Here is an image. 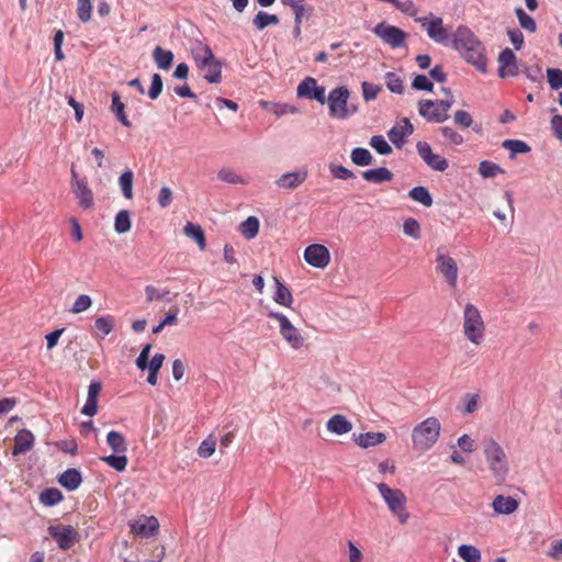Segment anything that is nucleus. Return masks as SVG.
<instances>
[{
	"mask_svg": "<svg viewBox=\"0 0 562 562\" xmlns=\"http://www.w3.org/2000/svg\"><path fill=\"white\" fill-rule=\"evenodd\" d=\"M502 147L509 150V157L513 159L517 154H528L531 147L520 139H505L502 143Z\"/></svg>",
	"mask_w": 562,
	"mask_h": 562,
	"instance_id": "nucleus-34",
	"label": "nucleus"
},
{
	"mask_svg": "<svg viewBox=\"0 0 562 562\" xmlns=\"http://www.w3.org/2000/svg\"><path fill=\"white\" fill-rule=\"evenodd\" d=\"M479 407V395L467 394L464 397V412L468 414L474 413Z\"/></svg>",
	"mask_w": 562,
	"mask_h": 562,
	"instance_id": "nucleus-63",
	"label": "nucleus"
},
{
	"mask_svg": "<svg viewBox=\"0 0 562 562\" xmlns=\"http://www.w3.org/2000/svg\"><path fill=\"white\" fill-rule=\"evenodd\" d=\"M440 132L442 136L453 145H461L464 142L463 136L449 126L440 127Z\"/></svg>",
	"mask_w": 562,
	"mask_h": 562,
	"instance_id": "nucleus-57",
	"label": "nucleus"
},
{
	"mask_svg": "<svg viewBox=\"0 0 562 562\" xmlns=\"http://www.w3.org/2000/svg\"><path fill=\"white\" fill-rule=\"evenodd\" d=\"M414 131V127L408 119H404L402 125L394 126L389 132L390 140L398 148H401L405 143V137L411 135Z\"/></svg>",
	"mask_w": 562,
	"mask_h": 562,
	"instance_id": "nucleus-22",
	"label": "nucleus"
},
{
	"mask_svg": "<svg viewBox=\"0 0 562 562\" xmlns=\"http://www.w3.org/2000/svg\"><path fill=\"white\" fill-rule=\"evenodd\" d=\"M297 95L301 98H307L316 100L321 104L326 102L325 88L317 85L316 79L312 77L305 78L296 89Z\"/></svg>",
	"mask_w": 562,
	"mask_h": 562,
	"instance_id": "nucleus-16",
	"label": "nucleus"
},
{
	"mask_svg": "<svg viewBox=\"0 0 562 562\" xmlns=\"http://www.w3.org/2000/svg\"><path fill=\"white\" fill-rule=\"evenodd\" d=\"M34 443V436L27 429L20 430L14 437L13 454H22L29 451Z\"/></svg>",
	"mask_w": 562,
	"mask_h": 562,
	"instance_id": "nucleus-24",
	"label": "nucleus"
},
{
	"mask_svg": "<svg viewBox=\"0 0 562 562\" xmlns=\"http://www.w3.org/2000/svg\"><path fill=\"white\" fill-rule=\"evenodd\" d=\"M133 181L134 173L131 169H126L119 178V184L125 199H133Z\"/></svg>",
	"mask_w": 562,
	"mask_h": 562,
	"instance_id": "nucleus-36",
	"label": "nucleus"
},
{
	"mask_svg": "<svg viewBox=\"0 0 562 562\" xmlns=\"http://www.w3.org/2000/svg\"><path fill=\"white\" fill-rule=\"evenodd\" d=\"M59 484L68 491H75L82 482L81 473L77 469H68L58 477Z\"/></svg>",
	"mask_w": 562,
	"mask_h": 562,
	"instance_id": "nucleus-27",
	"label": "nucleus"
},
{
	"mask_svg": "<svg viewBox=\"0 0 562 562\" xmlns=\"http://www.w3.org/2000/svg\"><path fill=\"white\" fill-rule=\"evenodd\" d=\"M477 171L480 176L484 179L494 178L497 175L505 173V170L501 166L490 160L481 161Z\"/></svg>",
	"mask_w": 562,
	"mask_h": 562,
	"instance_id": "nucleus-38",
	"label": "nucleus"
},
{
	"mask_svg": "<svg viewBox=\"0 0 562 562\" xmlns=\"http://www.w3.org/2000/svg\"><path fill=\"white\" fill-rule=\"evenodd\" d=\"M408 196L413 201L418 202L426 207H430L432 205V198L429 191L423 186L414 187L408 192Z\"/></svg>",
	"mask_w": 562,
	"mask_h": 562,
	"instance_id": "nucleus-35",
	"label": "nucleus"
},
{
	"mask_svg": "<svg viewBox=\"0 0 562 562\" xmlns=\"http://www.w3.org/2000/svg\"><path fill=\"white\" fill-rule=\"evenodd\" d=\"M393 5L397 10H400L401 12H403L405 14H408V15H411L413 18H416V14H417L418 10H417L416 5L414 4V2L412 0H407V1H404V2L395 0Z\"/></svg>",
	"mask_w": 562,
	"mask_h": 562,
	"instance_id": "nucleus-61",
	"label": "nucleus"
},
{
	"mask_svg": "<svg viewBox=\"0 0 562 562\" xmlns=\"http://www.w3.org/2000/svg\"><path fill=\"white\" fill-rule=\"evenodd\" d=\"M386 439V436L384 432L381 431H370L366 434H360L358 437L355 438L356 443L361 448H370L374 447L376 445H380L384 442Z\"/></svg>",
	"mask_w": 562,
	"mask_h": 562,
	"instance_id": "nucleus-29",
	"label": "nucleus"
},
{
	"mask_svg": "<svg viewBox=\"0 0 562 562\" xmlns=\"http://www.w3.org/2000/svg\"><path fill=\"white\" fill-rule=\"evenodd\" d=\"M241 235L247 238H254L259 231V221L256 216L247 217L241 224L239 228Z\"/></svg>",
	"mask_w": 562,
	"mask_h": 562,
	"instance_id": "nucleus-39",
	"label": "nucleus"
},
{
	"mask_svg": "<svg viewBox=\"0 0 562 562\" xmlns=\"http://www.w3.org/2000/svg\"><path fill=\"white\" fill-rule=\"evenodd\" d=\"M462 333L465 339L474 346H481L485 340V322L481 311L472 303H467L463 308Z\"/></svg>",
	"mask_w": 562,
	"mask_h": 562,
	"instance_id": "nucleus-2",
	"label": "nucleus"
},
{
	"mask_svg": "<svg viewBox=\"0 0 562 562\" xmlns=\"http://www.w3.org/2000/svg\"><path fill=\"white\" fill-rule=\"evenodd\" d=\"M106 443L115 453H125L127 451L125 437L119 431H109L106 435Z\"/></svg>",
	"mask_w": 562,
	"mask_h": 562,
	"instance_id": "nucleus-32",
	"label": "nucleus"
},
{
	"mask_svg": "<svg viewBox=\"0 0 562 562\" xmlns=\"http://www.w3.org/2000/svg\"><path fill=\"white\" fill-rule=\"evenodd\" d=\"M308 172L302 168L296 171L283 173L276 180V186L279 189L295 190L307 179Z\"/></svg>",
	"mask_w": 562,
	"mask_h": 562,
	"instance_id": "nucleus-19",
	"label": "nucleus"
},
{
	"mask_svg": "<svg viewBox=\"0 0 562 562\" xmlns=\"http://www.w3.org/2000/svg\"><path fill=\"white\" fill-rule=\"evenodd\" d=\"M159 522L154 516H143L131 524V530L133 533L140 537H149L157 531Z\"/></svg>",
	"mask_w": 562,
	"mask_h": 562,
	"instance_id": "nucleus-21",
	"label": "nucleus"
},
{
	"mask_svg": "<svg viewBox=\"0 0 562 562\" xmlns=\"http://www.w3.org/2000/svg\"><path fill=\"white\" fill-rule=\"evenodd\" d=\"M553 135L562 142V115L554 114L550 121Z\"/></svg>",
	"mask_w": 562,
	"mask_h": 562,
	"instance_id": "nucleus-64",
	"label": "nucleus"
},
{
	"mask_svg": "<svg viewBox=\"0 0 562 562\" xmlns=\"http://www.w3.org/2000/svg\"><path fill=\"white\" fill-rule=\"evenodd\" d=\"M329 171L335 179L349 180L356 178L353 171L340 165L330 164Z\"/></svg>",
	"mask_w": 562,
	"mask_h": 562,
	"instance_id": "nucleus-50",
	"label": "nucleus"
},
{
	"mask_svg": "<svg viewBox=\"0 0 562 562\" xmlns=\"http://www.w3.org/2000/svg\"><path fill=\"white\" fill-rule=\"evenodd\" d=\"M436 272L447 282L449 288L458 285L459 268L454 258L438 249L436 252Z\"/></svg>",
	"mask_w": 562,
	"mask_h": 562,
	"instance_id": "nucleus-6",
	"label": "nucleus"
},
{
	"mask_svg": "<svg viewBox=\"0 0 562 562\" xmlns=\"http://www.w3.org/2000/svg\"><path fill=\"white\" fill-rule=\"evenodd\" d=\"M492 506L497 514L509 515L517 510L518 502L512 496L497 495Z\"/></svg>",
	"mask_w": 562,
	"mask_h": 562,
	"instance_id": "nucleus-26",
	"label": "nucleus"
},
{
	"mask_svg": "<svg viewBox=\"0 0 562 562\" xmlns=\"http://www.w3.org/2000/svg\"><path fill=\"white\" fill-rule=\"evenodd\" d=\"M454 123L462 128H468L472 125L473 119L471 114L464 110H459L454 113Z\"/></svg>",
	"mask_w": 562,
	"mask_h": 562,
	"instance_id": "nucleus-60",
	"label": "nucleus"
},
{
	"mask_svg": "<svg viewBox=\"0 0 562 562\" xmlns=\"http://www.w3.org/2000/svg\"><path fill=\"white\" fill-rule=\"evenodd\" d=\"M381 90H382V88L378 85H374V83H371L368 81L362 82V94H363V99L366 101H371V100L376 99V97Z\"/></svg>",
	"mask_w": 562,
	"mask_h": 562,
	"instance_id": "nucleus-58",
	"label": "nucleus"
},
{
	"mask_svg": "<svg viewBox=\"0 0 562 562\" xmlns=\"http://www.w3.org/2000/svg\"><path fill=\"white\" fill-rule=\"evenodd\" d=\"M373 33L386 45L392 48L405 46L407 33L397 26L381 22L375 25Z\"/></svg>",
	"mask_w": 562,
	"mask_h": 562,
	"instance_id": "nucleus-8",
	"label": "nucleus"
},
{
	"mask_svg": "<svg viewBox=\"0 0 562 562\" xmlns=\"http://www.w3.org/2000/svg\"><path fill=\"white\" fill-rule=\"evenodd\" d=\"M441 432V424L436 417H428L417 424L412 431L413 449L424 453L431 449L438 441Z\"/></svg>",
	"mask_w": 562,
	"mask_h": 562,
	"instance_id": "nucleus-1",
	"label": "nucleus"
},
{
	"mask_svg": "<svg viewBox=\"0 0 562 562\" xmlns=\"http://www.w3.org/2000/svg\"><path fill=\"white\" fill-rule=\"evenodd\" d=\"M461 56L467 60V63L473 65L480 72H486V57H485V48L482 43L477 44L471 49H465Z\"/></svg>",
	"mask_w": 562,
	"mask_h": 562,
	"instance_id": "nucleus-20",
	"label": "nucleus"
},
{
	"mask_svg": "<svg viewBox=\"0 0 562 562\" xmlns=\"http://www.w3.org/2000/svg\"><path fill=\"white\" fill-rule=\"evenodd\" d=\"M157 201H158V204L160 205V207H162V209L169 206L172 201L171 189L168 187H162L159 191Z\"/></svg>",
	"mask_w": 562,
	"mask_h": 562,
	"instance_id": "nucleus-62",
	"label": "nucleus"
},
{
	"mask_svg": "<svg viewBox=\"0 0 562 562\" xmlns=\"http://www.w3.org/2000/svg\"><path fill=\"white\" fill-rule=\"evenodd\" d=\"M101 461L106 463L109 467L115 469L116 471H124L127 467L128 459L125 453H116L110 454L101 458Z\"/></svg>",
	"mask_w": 562,
	"mask_h": 562,
	"instance_id": "nucleus-41",
	"label": "nucleus"
},
{
	"mask_svg": "<svg viewBox=\"0 0 562 562\" xmlns=\"http://www.w3.org/2000/svg\"><path fill=\"white\" fill-rule=\"evenodd\" d=\"M348 98L349 91L346 87H338L329 92L328 108L330 116L346 119L353 112L349 111L347 108Z\"/></svg>",
	"mask_w": 562,
	"mask_h": 562,
	"instance_id": "nucleus-12",
	"label": "nucleus"
},
{
	"mask_svg": "<svg viewBox=\"0 0 562 562\" xmlns=\"http://www.w3.org/2000/svg\"><path fill=\"white\" fill-rule=\"evenodd\" d=\"M41 502L46 506H53L63 501V494L57 488H47L40 495Z\"/></svg>",
	"mask_w": 562,
	"mask_h": 562,
	"instance_id": "nucleus-47",
	"label": "nucleus"
},
{
	"mask_svg": "<svg viewBox=\"0 0 562 562\" xmlns=\"http://www.w3.org/2000/svg\"><path fill=\"white\" fill-rule=\"evenodd\" d=\"M49 536L57 542L58 548L68 550L80 540L79 532L70 525H55L48 527Z\"/></svg>",
	"mask_w": 562,
	"mask_h": 562,
	"instance_id": "nucleus-11",
	"label": "nucleus"
},
{
	"mask_svg": "<svg viewBox=\"0 0 562 562\" xmlns=\"http://www.w3.org/2000/svg\"><path fill=\"white\" fill-rule=\"evenodd\" d=\"M416 149L419 157L432 170L445 171L448 168V160L445 157L435 154L427 142H418Z\"/></svg>",
	"mask_w": 562,
	"mask_h": 562,
	"instance_id": "nucleus-14",
	"label": "nucleus"
},
{
	"mask_svg": "<svg viewBox=\"0 0 562 562\" xmlns=\"http://www.w3.org/2000/svg\"><path fill=\"white\" fill-rule=\"evenodd\" d=\"M92 12V5L90 0H78L77 2V14L78 19L86 23L90 21Z\"/></svg>",
	"mask_w": 562,
	"mask_h": 562,
	"instance_id": "nucleus-52",
	"label": "nucleus"
},
{
	"mask_svg": "<svg viewBox=\"0 0 562 562\" xmlns=\"http://www.w3.org/2000/svg\"><path fill=\"white\" fill-rule=\"evenodd\" d=\"M279 23V18L278 15L276 14H270L268 12H265V11H259L254 20H252V24L258 30V31H262L263 29H266L268 25H276Z\"/></svg>",
	"mask_w": 562,
	"mask_h": 562,
	"instance_id": "nucleus-37",
	"label": "nucleus"
},
{
	"mask_svg": "<svg viewBox=\"0 0 562 562\" xmlns=\"http://www.w3.org/2000/svg\"><path fill=\"white\" fill-rule=\"evenodd\" d=\"M350 158L355 165L362 167L371 165L373 160L371 153L362 147L352 149Z\"/></svg>",
	"mask_w": 562,
	"mask_h": 562,
	"instance_id": "nucleus-42",
	"label": "nucleus"
},
{
	"mask_svg": "<svg viewBox=\"0 0 562 562\" xmlns=\"http://www.w3.org/2000/svg\"><path fill=\"white\" fill-rule=\"evenodd\" d=\"M326 428L329 432L340 436L348 434L352 429V424L344 415L336 414L327 420Z\"/></svg>",
	"mask_w": 562,
	"mask_h": 562,
	"instance_id": "nucleus-25",
	"label": "nucleus"
},
{
	"mask_svg": "<svg viewBox=\"0 0 562 562\" xmlns=\"http://www.w3.org/2000/svg\"><path fill=\"white\" fill-rule=\"evenodd\" d=\"M454 103V97L448 91L445 100H420L418 113L429 122L442 123L449 119L448 111Z\"/></svg>",
	"mask_w": 562,
	"mask_h": 562,
	"instance_id": "nucleus-5",
	"label": "nucleus"
},
{
	"mask_svg": "<svg viewBox=\"0 0 562 562\" xmlns=\"http://www.w3.org/2000/svg\"><path fill=\"white\" fill-rule=\"evenodd\" d=\"M370 145L373 147L380 155H389L392 153V147L385 140L382 135H374L370 139Z\"/></svg>",
	"mask_w": 562,
	"mask_h": 562,
	"instance_id": "nucleus-51",
	"label": "nucleus"
},
{
	"mask_svg": "<svg viewBox=\"0 0 562 562\" xmlns=\"http://www.w3.org/2000/svg\"><path fill=\"white\" fill-rule=\"evenodd\" d=\"M162 87H164V83H162L161 76L159 74H154L151 76V85L148 90V97L151 100H156L160 95V93L162 91Z\"/></svg>",
	"mask_w": 562,
	"mask_h": 562,
	"instance_id": "nucleus-56",
	"label": "nucleus"
},
{
	"mask_svg": "<svg viewBox=\"0 0 562 562\" xmlns=\"http://www.w3.org/2000/svg\"><path fill=\"white\" fill-rule=\"evenodd\" d=\"M483 453L492 475L497 480H504L509 465L503 447L494 438H486L483 441Z\"/></svg>",
	"mask_w": 562,
	"mask_h": 562,
	"instance_id": "nucleus-3",
	"label": "nucleus"
},
{
	"mask_svg": "<svg viewBox=\"0 0 562 562\" xmlns=\"http://www.w3.org/2000/svg\"><path fill=\"white\" fill-rule=\"evenodd\" d=\"M403 233L414 239H419L422 237L420 224L417 220L408 217L404 221Z\"/></svg>",
	"mask_w": 562,
	"mask_h": 562,
	"instance_id": "nucleus-48",
	"label": "nucleus"
},
{
	"mask_svg": "<svg viewBox=\"0 0 562 562\" xmlns=\"http://www.w3.org/2000/svg\"><path fill=\"white\" fill-rule=\"evenodd\" d=\"M273 282L276 288L273 301L279 305L291 307L294 300L290 289L278 277H273Z\"/></svg>",
	"mask_w": 562,
	"mask_h": 562,
	"instance_id": "nucleus-23",
	"label": "nucleus"
},
{
	"mask_svg": "<svg viewBox=\"0 0 562 562\" xmlns=\"http://www.w3.org/2000/svg\"><path fill=\"white\" fill-rule=\"evenodd\" d=\"M92 304V300L89 295L87 294H80L75 303L72 304L71 308H70V312L72 314H79V313H82L85 311H87Z\"/></svg>",
	"mask_w": 562,
	"mask_h": 562,
	"instance_id": "nucleus-54",
	"label": "nucleus"
},
{
	"mask_svg": "<svg viewBox=\"0 0 562 562\" xmlns=\"http://www.w3.org/2000/svg\"><path fill=\"white\" fill-rule=\"evenodd\" d=\"M362 178L372 183L387 182L393 179V173L385 167L369 169L362 172Z\"/></svg>",
	"mask_w": 562,
	"mask_h": 562,
	"instance_id": "nucleus-28",
	"label": "nucleus"
},
{
	"mask_svg": "<svg viewBox=\"0 0 562 562\" xmlns=\"http://www.w3.org/2000/svg\"><path fill=\"white\" fill-rule=\"evenodd\" d=\"M153 58L159 69L168 70L173 63V53L157 46L153 52Z\"/></svg>",
	"mask_w": 562,
	"mask_h": 562,
	"instance_id": "nucleus-31",
	"label": "nucleus"
},
{
	"mask_svg": "<svg viewBox=\"0 0 562 562\" xmlns=\"http://www.w3.org/2000/svg\"><path fill=\"white\" fill-rule=\"evenodd\" d=\"M190 52L199 71H205V66L210 63L213 64L214 69L210 79L216 80V77H218V70L216 69V64H214V54L211 47L202 41H195L192 43Z\"/></svg>",
	"mask_w": 562,
	"mask_h": 562,
	"instance_id": "nucleus-7",
	"label": "nucleus"
},
{
	"mask_svg": "<svg viewBox=\"0 0 562 562\" xmlns=\"http://www.w3.org/2000/svg\"><path fill=\"white\" fill-rule=\"evenodd\" d=\"M304 259L312 267L324 269L330 262V254L324 245L312 244L305 248Z\"/></svg>",
	"mask_w": 562,
	"mask_h": 562,
	"instance_id": "nucleus-15",
	"label": "nucleus"
},
{
	"mask_svg": "<svg viewBox=\"0 0 562 562\" xmlns=\"http://www.w3.org/2000/svg\"><path fill=\"white\" fill-rule=\"evenodd\" d=\"M415 21L426 30L427 35L434 42L442 45H447L449 43V32L443 26L441 18L434 16L431 20H428L427 18H415Z\"/></svg>",
	"mask_w": 562,
	"mask_h": 562,
	"instance_id": "nucleus-13",
	"label": "nucleus"
},
{
	"mask_svg": "<svg viewBox=\"0 0 562 562\" xmlns=\"http://www.w3.org/2000/svg\"><path fill=\"white\" fill-rule=\"evenodd\" d=\"M412 87L420 91H432L434 83L425 75H416Z\"/></svg>",
	"mask_w": 562,
	"mask_h": 562,
	"instance_id": "nucleus-59",
	"label": "nucleus"
},
{
	"mask_svg": "<svg viewBox=\"0 0 562 562\" xmlns=\"http://www.w3.org/2000/svg\"><path fill=\"white\" fill-rule=\"evenodd\" d=\"M515 14L518 19L519 25L529 33L537 31V23L533 18L525 12L522 8H516Z\"/></svg>",
	"mask_w": 562,
	"mask_h": 562,
	"instance_id": "nucleus-44",
	"label": "nucleus"
},
{
	"mask_svg": "<svg viewBox=\"0 0 562 562\" xmlns=\"http://www.w3.org/2000/svg\"><path fill=\"white\" fill-rule=\"evenodd\" d=\"M385 85L387 89L393 93L402 94L404 92L403 79L395 72H386Z\"/></svg>",
	"mask_w": 562,
	"mask_h": 562,
	"instance_id": "nucleus-46",
	"label": "nucleus"
},
{
	"mask_svg": "<svg viewBox=\"0 0 562 562\" xmlns=\"http://www.w3.org/2000/svg\"><path fill=\"white\" fill-rule=\"evenodd\" d=\"M132 227L131 214L127 210H121L114 220V229L119 234L127 233Z\"/></svg>",
	"mask_w": 562,
	"mask_h": 562,
	"instance_id": "nucleus-40",
	"label": "nucleus"
},
{
	"mask_svg": "<svg viewBox=\"0 0 562 562\" xmlns=\"http://www.w3.org/2000/svg\"><path fill=\"white\" fill-rule=\"evenodd\" d=\"M183 234L187 237L193 239L198 244L200 250L205 249V247H206L205 235L200 225L188 222L183 227Z\"/></svg>",
	"mask_w": 562,
	"mask_h": 562,
	"instance_id": "nucleus-30",
	"label": "nucleus"
},
{
	"mask_svg": "<svg viewBox=\"0 0 562 562\" xmlns=\"http://www.w3.org/2000/svg\"><path fill=\"white\" fill-rule=\"evenodd\" d=\"M548 83L551 89L559 90L562 87V70L559 68L547 69Z\"/></svg>",
	"mask_w": 562,
	"mask_h": 562,
	"instance_id": "nucleus-53",
	"label": "nucleus"
},
{
	"mask_svg": "<svg viewBox=\"0 0 562 562\" xmlns=\"http://www.w3.org/2000/svg\"><path fill=\"white\" fill-rule=\"evenodd\" d=\"M376 488L391 514L397 518L401 525L408 521L407 497L400 488H392L385 483L376 484Z\"/></svg>",
	"mask_w": 562,
	"mask_h": 562,
	"instance_id": "nucleus-4",
	"label": "nucleus"
},
{
	"mask_svg": "<svg viewBox=\"0 0 562 562\" xmlns=\"http://www.w3.org/2000/svg\"><path fill=\"white\" fill-rule=\"evenodd\" d=\"M71 190L78 200L79 206L83 211H92L94 209V196L92 190L88 187L85 179H79L75 168H71Z\"/></svg>",
	"mask_w": 562,
	"mask_h": 562,
	"instance_id": "nucleus-10",
	"label": "nucleus"
},
{
	"mask_svg": "<svg viewBox=\"0 0 562 562\" xmlns=\"http://www.w3.org/2000/svg\"><path fill=\"white\" fill-rule=\"evenodd\" d=\"M115 325L114 317L111 315L100 316L94 321L95 328L104 336L109 335Z\"/></svg>",
	"mask_w": 562,
	"mask_h": 562,
	"instance_id": "nucleus-49",
	"label": "nucleus"
},
{
	"mask_svg": "<svg viewBox=\"0 0 562 562\" xmlns=\"http://www.w3.org/2000/svg\"><path fill=\"white\" fill-rule=\"evenodd\" d=\"M215 448H216L215 439H213V438L204 439L198 448V454L204 459L210 458L215 452Z\"/></svg>",
	"mask_w": 562,
	"mask_h": 562,
	"instance_id": "nucleus-55",
	"label": "nucleus"
},
{
	"mask_svg": "<svg viewBox=\"0 0 562 562\" xmlns=\"http://www.w3.org/2000/svg\"><path fill=\"white\" fill-rule=\"evenodd\" d=\"M217 178L226 183L229 184H246L247 180L235 172L233 169L229 168H223L218 171Z\"/></svg>",
	"mask_w": 562,
	"mask_h": 562,
	"instance_id": "nucleus-45",
	"label": "nucleus"
},
{
	"mask_svg": "<svg viewBox=\"0 0 562 562\" xmlns=\"http://www.w3.org/2000/svg\"><path fill=\"white\" fill-rule=\"evenodd\" d=\"M458 554L465 562H481L480 550L471 544H462L458 548Z\"/></svg>",
	"mask_w": 562,
	"mask_h": 562,
	"instance_id": "nucleus-43",
	"label": "nucleus"
},
{
	"mask_svg": "<svg viewBox=\"0 0 562 562\" xmlns=\"http://www.w3.org/2000/svg\"><path fill=\"white\" fill-rule=\"evenodd\" d=\"M111 111L114 113L122 125L125 127H130L132 125L125 114V104L121 101V97L117 92L112 93Z\"/></svg>",
	"mask_w": 562,
	"mask_h": 562,
	"instance_id": "nucleus-33",
	"label": "nucleus"
},
{
	"mask_svg": "<svg viewBox=\"0 0 562 562\" xmlns=\"http://www.w3.org/2000/svg\"><path fill=\"white\" fill-rule=\"evenodd\" d=\"M268 317L279 322L281 336L293 349H300L303 346V336L285 315L278 312H269Z\"/></svg>",
	"mask_w": 562,
	"mask_h": 562,
	"instance_id": "nucleus-9",
	"label": "nucleus"
},
{
	"mask_svg": "<svg viewBox=\"0 0 562 562\" xmlns=\"http://www.w3.org/2000/svg\"><path fill=\"white\" fill-rule=\"evenodd\" d=\"M518 71L517 58L514 52L510 48L503 49L498 55V76L501 78L515 77Z\"/></svg>",
	"mask_w": 562,
	"mask_h": 562,
	"instance_id": "nucleus-18",
	"label": "nucleus"
},
{
	"mask_svg": "<svg viewBox=\"0 0 562 562\" xmlns=\"http://www.w3.org/2000/svg\"><path fill=\"white\" fill-rule=\"evenodd\" d=\"M482 43L474 33L467 26H459L453 34L452 46L460 54L465 49H471L475 45Z\"/></svg>",
	"mask_w": 562,
	"mask_h": 562,
	"instance_id": "nucleus-17",
	"label": "nucleus"
}]
</instances>
